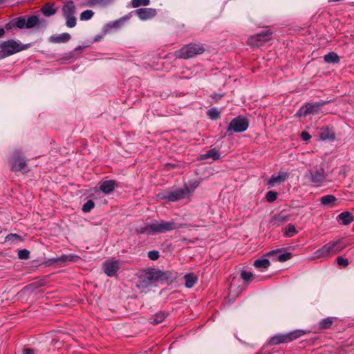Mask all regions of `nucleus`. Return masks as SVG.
<instances>
[{
    "label": "nucleus",
    "mask_w": 354,
    "mask_h": 354,
    "mask_svg": "<svg viewBox=\"0 0 354 354\" xmlns=\"http://www.w3.org/2000/svg\"><path fill=\"white\" fill-rule=\"evenodd\" d=\"M185 225L176 223L174 221H153L143 227H141L138 232L140 234H156L165 233L169 231L185 227Z\"/></svg>",
    "instance_id": "obj_1"
},
{
    "label": "nucleus",
    "mask_w": 354,
    "mask_h": 354,
    "mask_svg": "<svg viewBox=\"0 0 354 354\" xmlns=\"http://www.w3.org/2000/svg\"><path fill=\"white\" fill-rule=\"evenodd\" d=\"M164 273L155 268H149L142 271L137 282L139 289H145L164 279Z\"/></svg>",
    "instance_id": "obj_2"
},
{
    "label": "nucleus",
    "mask_w": 354,
    "mask_h": 354,
    "mask_svg": "<svg viewBox=\"0 0 354 354\" xmlns=\"http://www.w3.org/2000/svg\"><path fill=\"white\" fill-rule=\"evenodd\" d=\"M345 248V245L341 239H335L324 245L321 248L317 250L310 260L319 259L321 258H329L333 255L341 252Z\"/></svg>",
    "instance_id": "obj_3"
},
{
    "label": "nucleus",
    "mask_w": 354,
    "mask_h": 354,
    "mask_svg": "<svg viewBox=\"0 0 354 354\" xmlns=\"http://www.w3.org/2000/svg\"><path fill=\"white\" fill-rule=\"evenodd\" d=\"M28 48L27 44H21L19 41L14 39H8L0 44V50L3 59L15 54Z\"/></svg>",
    "instance_id": "obj_4"
},
{
    "label": "nucleus",
    "mask_w": 354,
    "mask_h": 354,
    "mask_svg": "<svg viewBox=\"0 0 354 354\" xmlns=\"http://www.w3.org/2000/svg\"><path fill=\"white\" fill-rule=\"evenodd\" d=\"M306 334L302 330H295L286 334H277L272 336L268 341L270 346L290 342Z\"/></svg>",
    "instance_id": "obj_5"
},
{
    "label": "nucleus",
    "mask_w": 354,
    "mask_h": 354,
    "mask_svg": "<svg viewBox=\"0 0 354 354\" xmlns=\"http://www.w3.org/2000/svg\"><path fill=\"white\" fill-rule=\"evenodd\" d=\"M205 52L203 45L201 44H190L182 47L176 52V56L182 59H189Z\"/></svg>",
    "instance_id": "obj_6"
},
{
    "label": "nucleus",
    "mask_w": 354,
    "mask_h": 354,
    "mask_svg": "<svg viewBox=\"0 0 354 354\" xmlns=\"http://www.w3.org/2000/svg\"><path fill=\"white\" fill-rule=\"evenodd\" d=\"M9 164L13 171H20L24 174L29 171L25 158L20 151H15L12 153L9 160Z\"/></svg>",
    "instance_id": "obj_7"
},
{
    "label": "nucleus",
    "mask_w": 354,
    "mask_h": 354,
    "mask_svg": "<svg viewBox=\"0 0 354 354\" xmlns=\"http://www.w3.org/2000/svg\"><path fill=\"white\" fill-rule=\"evenodd\" d=\"M192 192L193 190L190 189L188 187H185L173 192H167L162 198L174 202L189 197Z\"/></svg>",
    "instance_id": "obj_8"
},
{
    "label": "nucleus",
    "mask_w": 354,
    "mask_h": 354,
    "mask_svg": "<svg viewBox=\"0 0 354 354\" xmlns=\"http://www.w3.org/2000/svg\"><path fill=\"white\" fill-rule=\"evenodd\" d=\"M63 15L66 20V25L68 28H73L76 25V18L75 17V7L73 1H68L62 8Z\"/></svg>",
    "instance_id": "obj_9"
},
{
    "label": "nucleus",
    "mask_w": 354,
    "mask_h": 354,
    "mask_svg": "<svg viewBox=\"0 0 354 354\" xmlns=\"http://www.w3.org/2000/svg\"><path fill=\"white\" fill-rule=\"evenodd\" d=\"M272 32L270 30H265L262 32L252 35L248 39V44L254 46H261L271 39Z\"/></svg>",
    "instance_id": "obj_10"
},
{
    "label": "nucleus",
    "mask_w": 354,
    "mask_h": 354,
    "mask_svg": "<svg viewBox=\"0 0 354 354\" xmlns=\"http://www.w3.org/2000/svg\"><path fill=\"white\" fill-rule=\"evenodd\" d=\"M248 127V122L246 119L239 116L230 122L227 131H233L234 132H243Z\"/></svg>",
    "instance_id": "obj_11"
},
{
    "label": "nucleus",
    "mask_w": 354,
    "mask_h": 354,
    "mask_svg": "<svg viewBox=\"0 0 354 354\" xmlns=\"http://www.w3.org/2000/svg\"><path fill=\"white\" fill-rule=\"evenodd\" d=\"M103 268L107 276H115L119 270V262L118 261H106L103 263Z\"/></svg>",
    "instance_id": "obj_12"
},
{
    "label": "nucleus",
    "mask_w": 354,
    "mask_h": 354,
    "mask_svg": "<svg viewBox=\"0 0 354 354\" xmlns=\"http://www.w3.org/2000/svg\"><path fill=\"white\" fill-rule=\"evenodd\" d=\"M310 179L312 183L320 186L326 180L324 170L321 168L316 171H310Z\"/></svg>",
    "instance_id": "obj_13"
},
{
    "label": "nucleus",
    "mask_w": 354,
    "mask_h": 354,
    "mask_svg": "<svg viewBox=\"0 0 354 354\" xmlns=\"http://www.w3.org/2000/svg\"><path fill=\"white\" fill-rule=\"evenodd\" d=\"M136 12L141 20L150 19L154 17L157 14L156 10L151 8H139L136 10Z\"/></svg>",
    "instance_id": "obj_14"
},
{
    "label": "nucleus",
    "mask_w": 354,
    "mask_h": 354,
    "mask_svg": "<svg viewBox=\"0 0 354 354\" xmlns=\"http://www.w3.org/2000/svg\"><path fill=\"white\" fill-rule=\"evenodd\" d=\"M115 181L113 180H104L101 182L100 189L104 194L111 193L115 187Z\"/></svg>",
    "instance_id": "obj_15"
},
{
    "label": "nucleus",
    "mask_w": 354,
    "mask_h": 354,
    "mask_svg": "<svg viewBox=\"0 0 354 354\" xmlns=\"http://www.w3.org/2000/svg\"><path fill=\"white\" fill-rule=\"evenodd\" d=\"M326 102H317V103H308L306 104V108L308 115V114H318L320 111L321 108L326 104Z\"/></svg>",
    "instance_id": "obj_16"
},
{
    "label": "nucleus",
    "mask_w": 354,
    "mask_h": 354,
    "mask_svg": "<svg viewBox=\"0 0 354 354\" xmlns=\"http://www.w3.org/2000/svg\"><path fill=\"white\" fill-rule=\"evenodd\" d=\"M319 138L322 140H334L335 134L333 131L328 127H323L319 132Z\"/></svg>",
    "instance_id": "obj_17"
},
{
    "label": "nucleus",
    "mask_w": 354,
    "mask_h": 354,
    "mask_svg": "<svg viewBox=\"0 0 354 354\" xmlns=\"http://www.w3.org/2000/svg\"><path fill=\"white\" fill-rule=\"evenodd\" d=\"M288 178V174L284 171H280L279 172L277 176H272L268 180V183L271 185L274 186V185L277 183H280L282 182H284Z\"/></svg>",
    "instance_id": "obj_18"
},
{
    "label": "nucleus",
    "mask_w": 354,
    "mask_h": 354,
    "mask_svg": "<svg viewBox=\"0 0 354 354\" xmlns=\"http://www.w3.org/2000/svg\"><path fill=\"white\" fill-rule=\"evenodd\" d=\"M71 39L70 34L64 32L60 35H53L49 38V41L52 43H66Z\"/></svg>",
    "instance_id": "obj_19"
},
{
    "label": "nucleus",
    "mask_w": 354,
    "mask_h": 354,
    "mask_svg": "<svg viewBox=\"0 0 354 354\" xmlns=\"http://www.w3.org/2000/svg\"><path fill=\"white\" fill-rule=\"evenodd\" d=\"M220 158V153L215 148L211 149L207 151L206 153L201 155L199 160H203L207 158H212L213 160H218Z\"/></svg>",
    "instance_id": "obj_20"
},
{
    "label": "nucleus",
    "mask_w": 354,
    "mask_h": 354,
    "mask_svg": "<svg viewBox=\"0 0 354 354\" xmlns=\"http://www.w3.org/2000/svg\"><path fill=\"white\" fill-rule=\"evenodd\" d=\"M338 219L342 221V224L346 225L354 221V217L348 212H343L337 216Z\"/></svg>",
    "instance_id": "obj_21"
},
{
    "label": "nucleus",
    "mask_w": 354,
    "mask_h": 354,
    "mask_svg": "<svg viewBox=\"0 0 354 354\" xmlns=\"http://www.w3.org/2000/svg\"><path fill=\"white\" fill-rule=\"evenodd\" d=\"M185 283V285L187 288H192L198 280V277L194 273H189L184 277Z\"/></svg>",
    "instance_id": "obj_22"
},
{
    "label": "nucleus",
    "mask_w": 354,
    "mask_h": 354,
    "mask_svg": "<svg viewBox=\"0 0 354 354\" xmlns=\"http://www.w3.org/2000/svg\"><path fill=\"white\" fill-rule=\"evenodd\" d=\"M41 12L45 16L50 17L55 13L56 10L53 4L46 3L42 7Z\"/></svg>",
    "instance_id": "obj_23"
},
{
    "label": "nucleus",
    "mask_w": 354,
    "mask_h": 354,
    "mask_svg": "<svg viewBox=\"0 0 354 354\" xmlns=\"http://www.w3.org/2000/svg\"><path fill=\"white\" fill-rule=\"evenodd\" d=\"M324 59L327 63H337L339 61L338 55L334 52L325 55Z\"/></svg>",
    "instance_id": "obj_24"
},
{
    "label": "nucleus",
    "mask_w": 354,
    "mask_h": 354,
    "mask_svg": "<svg viewBox=\"0 0 354 354\" xmlns=\"http://www.w3.org/2000/svg\"><path fill=\"white\" fill-rule=\"evenodd\" d=\"M270 265V261L266 259H257L254 262V266L258 268H268Z\"/></svg>",
    "instance_id": "obj_25"
},
{
    "label": "nucleus",
    "mask_w": 354,
    "mask_h": 354,
    "mask_svg": "<svg viewBox=\"0 0 354 354\" xmlns=\"http://www.w3.org/2000/svg\"><path fill=\"white\" fill-rule=\"evenodd\" d=\"M166 316L167 315L164 312H159L151 319V323L153 324H160L165 319Z\"/></svg>",
    "instance_id": "obj_26"
},
{
    "label": "nucleus",
    "mask_w": 354,
    "mask_h": 354,
    "mask_svg": "<svg viewBox=\"0 0 354 354\" xmlns=\"http://www.w3.org/2000/svg\"><path fill=\"white\" fill-rule=\"evenodd\" d=\"M150 0H131V6L133 8H138L141 6H147L149 5Z\"/></svg>",
    "instance_id": "obj_27"
},
{
    "label": "nucleus",
    "mask_w": 354,
    "mask_h": 354,
    "mask_svg": "<svg viewBox=\"0 0 354 354\" xmlns=\"http://www.w3.org/2000/svg\"><path fill=\"white\" fill-rule=\"evenodd\" d=\"M297 233L296 227L292 224H288L286 228L284 235L287 237H292Z\"/></svg>",
    "instance_id": "obj_28"
},
{
    "label": "nucleus",
    "mask_w": 354,
    "mask_h": 354,
    "mask_svg": "<svg viewBox=\"0 0 354 354\" xmlns=\"http://www.w3.org/2000/svg\"><path fill=\"white\" fill-rule=\"evenodd\" d=\"M332 324L333 319L331 317H327L320 322L319 328L322 329L329 328Z\"/></svg>",
    "instance_id": "obj_29"
},
{
    "label": "nucleus",
    "mask_w": 354,
    "mask_h": 354,
    "mask_svg": "<svg viewBox=\"0 0 354 354\" xmlns=\"http://www.w3.org/2000/svg\"><path fill=\"white\" fill-rule=\"evenodd\" d=\"M38 24V18L36 16H31L26 19V28L35 27Z\"/></svg>",
    "instance_id": "obj_30"
},
{
    "label": "nucleus",
    "mask_w": 354,
    "mask_h": 354,
    "mask_svg": "<svg viewBox=\"0 0 354 354\" xmlns=\"http://www.w3.org/2000/svg\"><path fill=\"white\" fill-rule=\"evenodd\" d=\"M336 201V198L333 195H326L321 198L322 204L326 205Z\"/></svg>",
    "instance_id": "obj_31"
},
{
    "label": "nucleus",
    "mask_w": 354,
    "mask_h": 354,
    "mask_svg": "<svg viewBox=\"0 0 354 354\" xmlns=\"http://www.w3.org/2000/svg\"><path fill=\"white\" fill-rule=\"evenodd\" d=\"M207 115L212 120H216L220 116V112L216 108H212L207 111Z\"/></svg>",
    "instance_id": "obj_32"
},
{
    "label": "nucleus",
    "mask_w": 354,
    "mask_h": 354,
    "mask_svg": "<svg viewBox=\"0 0 354 354\" xmlns=\"http://www.w3.org/2000/svg\"><path fill=\"white\" fill-rule=\"evenodd\" d=\"M94 15V12L91 10H86L82 12L80 15V19L82 21L90 19Z\"/></svg>",
    "instance_id": "obj_33"
},
{
    "label": "nucleus",
    "mask_w": 354,
    "mask_h": 354,
    "mask_svg": "<svg viewBox=\"0 0 354 354\" xmlns=\"http://www.w3.org/2000/svg\"><path fill=\"white\" fill-rule=\"evenodd\" d=\"M95 206V203L93 201L88 200L82 206V211L84 212H89Z\"/></svg>",
    "instance_id": "obj_34"
},
{
    "label": "nucleus",
    "mask_w": 354,
    "mask_h": 354,
    "mask_svg": "<svg viewBox=\"0 0 354 354\" xmlns=\"http://www.w3.org/2000/svg\"><path fill=\"white\" fill-rule=\"evenodd\" d=\"M277 198V193L273 191H269L266 195V199L268 202L272 203Z\"/></svg>",
    "instance_id": "obj_35"
},
{
    "label": "nucleus",
    "mask_w": 354,
    "mask_h": 354,
    "mask_svg": "<svg viewBox=\"0 0 354 354\" xmlns=\"http://www.w3.org/2000/svg\"><path fill=\"white\" fill-rule=\"evenodd\" d=\"M29 251L26 249L18 251V257L20 259H28L29 258Z\"/></svg>",
    "instance_id": "obj_36"
},
{
    "label": "nucleus",
    "mask_w": 354,
    "mask_h": 354,
    "mask_svg": "<svg viewBox=\"0 0 354 354\" xmlns=\"http://www.w3.org/2000/svg\"><path fill=\"white\" fill-rule=\"evenodd\" d=\"M21 237L19 235H17V234H10L7 235L6 237V241L15 242L16 241H21Z\"/></svg>",
    "instance_id": "obj_37"
},
{
    "label": "nucleus",
    "mask_w": 354,
    "mask_h": 354,
    "mask_svg": "<svg viewBox=\"0 0 354 354\" xmlns=\"http://www.w3.org/2000/svg\"><path fill=\"white\" fill-rule=\"evenodd\" d=\"M15 26L19 28H26V19L19 18L15 24Z\"/></svg>",
    "instance_id": "obj_38"
},
{
    "label": "nucleus",
    "mask_w": 354,
    "mask_h": 354,
    "mask_svg": "<svg viewBox=\"0 0 354 354\" xmlns=\"http://www.w3.org/2000/svg\"><path fill=\"white\" fill-rule=\"evenodd\" d=\"M337 263L339 266H343L344 268H346L349 264L348 260L347 259H344L342 257H338L337 258Z\"/></svg>",
    "instance_id": "obj_39"
},
{
    "label": "nucleus",
    "mask_w": 354,
    "mask_h": 354,
    "mask_svg": "<svg viewBox=\"0 0 354 354\" xmlns=\"http://www.w3.org/2000/svg\"><path fill=\"white\" fill-rule=\"evenodd\" d=\"M292 257V254L290 252H286L278 256V260L280 262H284L289 260Z\"/></svg>",
    "instance_id": "obj_40"
},
{
    "label": "nucleus",
    "mask_w": 354,
    "mask_h": 354,
    "mask_svg": "<svg viewBox=\"0 0 354 354\" xmlns=\"http://www.w3.org/2000/svg\"><path fill=\"white\" fill-rule=\"evenodd\" d=\"M241 276L244 281H248L252 277L253 274L250 272L243 270L241 272Z\"/></svg>",
    "instance_id": "obj_41"
},
{
    "label": "nucleus",
    "mask_w": 354,
    "mask_h": 354,
    "mask_svg": "<svg viewBox=\"0 0 354 354\" xmlns=\"http://www.w3.org/2000/svg\"><path fill=\"white\" fill-rule=\"evenodd\" d=\"M147 256L151 260L155 261L158 259L159 252L156 250L149 251Z\"/></svg>",
    "instance_id": "obj_42"
},
{
    "label": "nucleus",
    "mask_w": 354,
    "mask_h": 354,
    "mask_svg": "<svg viewBox=\"0 0 354 354\" xmlns=\"http://www.w3.org/2000/svg\"><path fill=\"white\" fill-rule=\"evenodd\" d=\"M128 19H129V17L127 16L123 17L120 18V19L114 21L113 24V26L115 27V28H118L122 24H123L124 21H126Z\"/></svg>",
    "instance_id": "obj_43"
},
{
    "label": "nucleus",
    "mask_w": 354,
    "mask_h": 354,
    "mask_svg": "<svg viewBox=\"0 0 354 354\" xmlns=\"http://www.w3.org/2000/svg\"><path fill=\"white\" fill-rule=\"evenodd\" d=\"M297 116H306L308 115L306 106H303L297 113Z\"/></svg>",
    "instance_id": "obj_44"
},
{
    "label": "nucleus",
    "mask_w": 354,
    "mask_h": 354,
    "mask_svg": "<svg viewBox=\"0 0 354 354\" xmlns=\"http://www.w3.org/2000/svg\"><path fill=\"white\" fill-rule=\"evenodd\" d=\"M75 258L74 256H66V255H62L59 260L61 261H73V259Z\"/></svg>",
    "instance_id": "obj_45"
},
{
    "label": "nucleus",
    "mask_w": 354,
    "mask_h": 354,
    "mask_svg": "<svg viewBox=\"0 0 354 354\" xmlns=\"http://www.w3.org/2000/svg\"><path fill=\"white\" fill-rule=\"evenodd\" d=\"M301 138L304 140L307 141L310 138V136L308 133L304 131L301 133Z\"/></svg>",
    "instance_id": "obj_46"
},
{
    "label": "nucleus",
    "mask_w": 354,
    "mask_h": 354,
    "mask_svg": "<svg viewBox=\"0 0 354 354\" xmlns=\"http://www.w3.org/2000/svg\"><path fill=\"white\" fill-rule=\"evenodd\" d=\"M23 354H35V352L32 349L27 348L24 349Z\"/></svg>",
    "instance_id": "obj_47"
},
{
    "label": "nucleus",
    "mask_w": 354,
    "mask_h": 354,
    "mask_svg": "<svg viewBox=\"0 0 354 354\" xmlns=\"http://www.w3.org/2000/svg\"><path fill=\"white\" fill-rule=\"evenodd\" d=\"M5 30L3 28H0V38L3 37L5 35Z\"/></svg>",
    "instance_id": "obj_48"
},
{
    "label": "nucleus",
    "mask_w": 354,
    "mask_h": 354,
    "mask_svg": "<svg viewBox=\"0 0 354 354\" xmlns=\"http://www.w3.org/2000/svg\"><path fill=\"white\" fill-rule=\"evenodd\" d=\"M274 251H272V252H268V256H270V255H271V254H274Z\"/></svg>",
    "instance_id": "obj_49"
},
{
    "label": "nucleus",
    "mask_w": 354,
    "mask_h": 354,
    "mask_svg": "<svg viewBox=\"0 0 354 354\" xmlns=\"http://www.w3.org/2000/svg\"><path fill=\"white\" fill-rule=\"evenodd\" d=\"M6 0H0V3H3L4 1H6Z\"/></svg>",
    "instance_id": "obj_50"
}]
</instances>
